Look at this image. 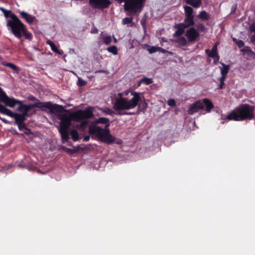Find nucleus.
I'll return each instance as SVG.
<instances>
[{"instance_id":"c756f323","label":"nucleus","mask_w":255,"mask_h":255,"mask_svg":"<svg viewBox=\"0 0 255 255\" xmlns=\"http://www.w3.org/2000/svg\"><path fill=\"white\" fill-rule=\"evenodd\" d=\"M153 80L151 78L144 77L140 80V83H143L145 85H148L152 83Z\"/></svg>"},{"instance_id":"f8f14e48","label":"nucleus","mask_w":255,"mask_h":255,"mask_svg":"<svg viewBox=\"0 0 255 255\" xmlns=\"http://www.w3.org/2000/svg\"><path fill=\"white\" fill-rule=\"evenodd\" d=\"M203 109V104L200 101H197L190 105L188 110V113L190 115H193L198 112L200 110Z\"/></svg>"},{"instance_id":"c9c22d12","label":"nucleus","mask_w":255,"mask_h":255,"mask_svg":"<svg viewBox=\"0 0 255 255\" xmlns=\"http://www.w3.org/2000/svg\"><path fill=\"white\" fill-rule=\"evenodd\" d=\"M78 85L79 86L83 87L87 84V82L83 80L81 78L78 77Z\"/></svg>"},{"instance_id":"5fc2aeb1","label":"nucleus","mask_w":255,"mask_h":255,"mask_svg":"<svg viewBox=\"0 0 255 255\" xmlns=\"http://www.w3.org/2000/svg\"><path fill=\"white\" fill-rule=\"evenodd\" d=\"M90 138V135H86V136H85L84 137V139H83V140H84V141H89V140Z\"/></svg>"},{"instance_id":"473e14b6","label":"nucleus","mask_w":255,"mask_h":255,"mask_svg":"<svg viewBox=\"0 0 255 255\" xmlns=\"http://www.w3.org/2000/svg\"><path fill=\"white\" fill-rule=\"evenodd\" d=\"M103 40L105 44L108 45L111 43L112 39L110 36H106L103 37Z\"/></svg>"},{"instance_id":"13d9d810","label":"nucleus","mask_w":255,"mask_h":255,"mask_svg":"<svg viewBox=\"0 0 255 255\" xmlns=\"http://www.w3.org/2000/svg\"><path fill=\"white\" fill-rule=\"evenodd\" d=\"M251 41L252 42H255V36H252Z\"/></svg>"},{"instance_id":"864d4df0","label":"nucleus","mask_w":255,"mask_h":255,"mask_svg":"<svg viewBox=\"0 0 255 255\" xmlns=\"http://www.w3.org/2000/svg\"><path fill=\"white\" fill-rule=\"evenodd\" d=\"M236 9H237V5H234L232 8V10H231V14H233L234 13L236 10Z\"/></svg>"},{"instance_id":"4d7b16f0","label":"nucleus","mask_w":255,"mask_h":255,"mask_svg":"<svg viewBox=\"0 0 255 255\" xmlns=\"http://www.w3.org/2000/svg\"><path fill=\"white\" fill-rule=\"evenodd\" d=\"M87 124V122H85V121L83 122H82V123H81V127H85Z\"/></svg>"},{"instance_id":"1a4fd4ad","label":"nucleus","mask_w":255,"mask_h":255,"mask_svg":"<svg viewBox=\"0 0 255 255\" xmlns=\"http://www.w3.org/2000/svg\"><path fill=\"white\" fill-rule=\"evenodd\" d=\"M89 3L92 8L103 9L109 7L111 2L110 0H89Z\"/></svg>"},{"instance_id":"72a5a7b5","label":"nucleus","mask_w":255,"mask_h":255,"mask_svg":"<svg viewBox=\"0 0 255 255\" xmlns=\"http://www.w3.org/2000/svg\"><path fill=\"white\" fill-rule=\"evenodd\" d=\"M233 41L236 42V44L240 48L243 47L245 45L244 41L242 40L237 39L236 38H234Z\"/></svg>"},{"instance_id":"6e6d98bb","label":"nucleus","mask_w":255,"mask_h":255,"mask_svg":"<svg viewBox=\"0 0 255 255\" xmlns=\"http://www.w3.org/2000/svg\"><path fill=\"white\" fill-rule=\"evenodd\" d=\"M0 120L5 124H8L9 122L4 118H2L0 117Z\"/></svg>"},{"instance_id":"412c9836","label":"nucleus","mask_w":255,"mask_h":255,"mask_svg":"<svg viewBox=\"0 0 255 255\" xmlns=\"http://www.w3.org/2000/svg\"><path fill=\"white\" fill-rule=\"evenodd\" d=\"M185 2L195 8H198L202 4L201 0H185Z\"/></svg>"},{"instance_id":"b1692460","label":"nucleus","mask_w":255,"mask_h":255,"mask_svg":"<svg viewBox=\"0 0 255 255\" xmlns=\"http://www.w3.org/2000/svg\"><path fill=\"white\" fill-rule=\"evenodd\" d=\"M17 126H18V129L19 130H22V129H24L28 131V132H24V134H25V135H28L32 134V132L31 129L27 128V127L24 123H22V124L17 125Z\"/></svg>"},{"instance_id":"f3484780","label":"nucleus","mask_w":255,"mask_h":255,"mask_svg":"<svg viewBox=\"0 0 255 255\" xmlns=\"http://www.w3.org/2000/svg\"><path fill=\"white\" fill-rule=\"evenodd\" d=\"M175 27L177 28V30L174 33L175 36H180L182 35L184 32V29L186 28L182 23L176 24Z\"/></svg>"},{"instance_id":"9b49d317","label":"nucleus","mask_w":255,"mask_h":255,"mask_svg":"<svg viewBox=\"0 0 255 255\" xmlns=\"http://www.w3.org/2000/svg\"><path fill=\"white\" fill-rule=\"evenodd\" d=\"M185 36L187 38L188 41L193 42L199 37L200 34L195 28L191 27L186 31Z\"/></svg>"},{"instance_id":"423d86ee","label":"nucleus","mask_w":255,"mask_h":255,"mask_svg":"<svg viewBox=\"0 0 255 255\" xmlns=\"http://www.w3.org/2000/svg\"><path fill=\"white\" fill-rule=\"evenodd\" d=\"M185 11V18L182 23L186 27L188 28L195 25L194 20L193 9L187 5L184 6Z\"/></svg>"},{"instance_id":"de8ad7c7","label":"nucleus","mask_w":255,"mask_h":255,"mask_svg":"<svg viewBox=\"0 0 255 255\" xmlns=\"http://www.w3.org/2000/svg\"><path fill=\"white\" fill-rule=\"evenodd\" d=\"M66 152H67V153H69L70 154H73L75 151L74 150V149H71V148H66V150L65 151Z\"/></svg>"},{"instance_id":"58836bf2","label":"nucleus","mask_w":255,"mask_h":255,"mask_svg":"<svg viewBox=\"0 0 255 255\" xmlns=\"http://www.w3.org/2000/svg\"><path fill=\"white\" fill-rule=\"evenodd\" d=\"M158 51H160V52H162L163 53H168L170 55H172L173 54V53L172 52L167 51L166 49H163V48H162L161 47H158Z\"/></svg>"},{"instance_id":"e433bc0d","label":"nucleus","mask_w":255,"mask_h":255,"mask_svg":"<svg viewBox=\"0 0 255 255\" xmlns=\"http://www.w3.org/2000/svg\"><path fill=\"white\" fill-rule=\"evenodd\" d=\"M138 106V111L137 112H138V113L139 112V111H141V107H142V108L143 109H145L147 107V104L145 102L143 103L142 105H141V104H139L137 105Z\"/></svg>"},{"instance_id":"aec40b11","label":"nucleus","mask_w":255,"mask_h":255,"mask_svg":"<svg viewBox=\"0 0 255 255\" xmlns=\"http://www.w3.org/2000/svg\"><path fill=\"white\" fill-rule=\"evenodd\" d=\"M46 43L49 45L52 51L59 54L62 55L63 53V51L62 50H60L58 49L56 45L51 40H48L46 41Z\"/></svg>"},{"instance_id":"a18cd8bd","label":"nucleus","mask_w":255,"mask_h":255,"mask_svg":"<svg viewBox=\"0 0 255 255\" xmlns=\"http://www.w3.org/2000/svg\"><path fill=\"white\" fill-rule=\"evenodd\" d=\"M20 115L22 118H26V117H30L31 115L28 114V112L23 111L22 114H20Z\"/></svg>"},{"instance_id":"4be33fe9","label":"nucleus","mask_w":255,"mask_h":255,"mask_svg":"<svg viewBox=\"0 0 255 255\" xmlns=\"http://www.w3.org/2000/svg\"><path fill=\"white\" fill-rule=\"evenodd\" d=\"M197 17L202 20H208L210 19V15L205 10H202L199 12Z\"/></svg>"},{"instance_id":"c03bdc74","label":"nucleus","mask_w":255,"mask_h":255,"mask_svg":"<svg viewBox=\"0 0 255 255\" xmlns=\"http://www.w3.org/2000/svg\"><path fill=\"white\" fill-rule=\"evenodd\" d=\"M250 28L251 31L254 32V33H255L252 36H255V22L252 24L250 25Z\"/></svg>"},{"instance_id":"f257e3e1","label":"nucleus","mask_w":255,"mask_h":255,"mask_svg":"<svg viewBox=\"0 0 255 255\" xmlns=\"http://www.w3.org/2000/svg\"><path fill=\"white\" fill-rule=\"evenodd\" d=\"M57 116L61 121L59 132L61 134L62 142L65 143L70 138L68 130L71 125V122H80L93 118L94 117L93 108L88 107L85 110H79L70 113L69 115L66 114L58 113Z\"/></svg>"},{"instance_id":"cd10ccee","label":"nucleus","mask_w":255,"mask_h":255,"mask_svg":"<svg viewBox=\"0 0 255 255\" xmlns=\"http://www.w3.org/2000/svg\"><path fill=\"white\" fill-rule=\"evenodd\" d=\"M4 66L11 68L12 70H13V71H15L17 73L19 72V68L12 63H6L4 64Z\"/></svg>"},{"instance_id":"09e8293b","label":"nucleus","mask_w":255,"mask_h":255,"mask_svg":"<svg viewBox=\"0 0 255 255\" xmlns=\"http://www.w3.org/2000/svg\"><path fill=\"white\" fill-rule=\"evenodd\" d=\"M212 58H214V62L215 64H217L219 62L220 57L218 55H217L215 57H212Z\"/></svg>"},{"instance_id":"e2e57ef3","label":"nucleus","mask_w":255,"mask_h":255,"mask_svg":"<svg viewBox=\"0 0 255 255\" xmlns=\"http://www.w3.org/2000/svg\"><path fill=\"white\" fill-rule=\"evenodd\" d=\"M117 41H117V39L115 37H114V42L115 43H117Z\"/></svg>"},{"instance_id":"6ab92c4d","label":"nucleus","mask_w":255,"mask_h":255,"mask_svg":"<svg viewBox=\"0 0 255 255\" xmlns=\"http://www.w3.org/2000/svg\"><path fill=\"white\" fill-rule=\"evenodd\" d=\"M217 50V46L216 45H215L212 47L211 50L206 49L205 50V53L209 57L212 58L218 55Z\"/></svg>"},{"instance_id":"393cba45","label":"nucleus","mask_w":255,"mask_h":255,"mask_svg":"<svg viewBox=\"0 0 255 255\" xmlns=\"http://www.w3.org/2000/svg\"><path fill=\"white\" fill-rule=\"evenodd\" d=\"M241 51L243 53H247L251 57L255 58V53L249 46H246L245 48L242 49Z\"/></svg>"},{"instance_id":"3c124183","label":"nucleus","mask_w":255,"mask_h":255,"mask_svg":"<svg viewBox=\"0 0 255 255\" xmlns=\"http://www.w3.org/2000/svg\"><path fill=\"white\" fill-rule=\"evenodd\" d=\"M225 83L224 82H220V85L219 86V89H223L224 88Z\"/></svg>"},{"instance_id":"a878e982","label":"nucleus","mask_w":255,"mask_h":255,"mask_svg":"<svg viewBox=\"0 0 255 255\" xmlns=\"http://www.w3.org/2000/svg\"><path fill=\"white\" fill-rule=\"evenodd\" d=\"M70 134L73 141H77L79 139V134L77 130L72 129L70 131Z\"/></svg>"},{"instance_id":"0eeeda50","label":"nucleus","mask_w":255,"mask_h":255,"mask_svg":"<svg viewBox=\"0 0 255 255\" xmlns=\"http://www.w3.org/2000/svg\"><path fill=\"white\" fill-rule=\"evenodd\" d=\"M0 102L3 103L5 106L13 108L17 103H20V101L13 97L10 98L3 91L0 93Z\"/></svg>"},{"instance_id":"8fccbe9b","label":"nucleus","mask_w":255,"mask_h":255,"mask_svg":"<svg viewBox=\"0 0 255 255\" xmlns=\"http://www.w3.org/2000/svg\"><path fill=\"white\" fill-rule=\"evenodd\" d=\"M226 77H227V75H221V77H220V78L219 79L220 82H225Z\"/></svg>"},{"instance_id":"bf43d9fd","label":"nucleus","mask_w":255,"mask_h":255,"mask_svg":"<svg viewBox=\"0 0 255 255\" xmlns=\"http://www.w3.org/2000/svg\"><path fill=\"white\" fill-rule=\"evenodd\" d=\"M0 10H1V11H2L3 12V13L4 12H6V9H5V8H4L2 7H0Z\"/></svg>"},{"instance_id":"9d476101","label":"nucleus","mask_w":255,"mask_h":255,"mask_svg":"<svg viewBox=\"0 0 255 255\" xmlns=\"http://www.w3.org/2000/svg\"><path fill=\"white\" fill-rule=\"evenodd\" d=\"M24 108V111L28 112L29 111L33 108H39L42 111H44V108H47L48 107V102H42L40 101H38V102H36L33 104H24L23 106Z\"/></svg>"},{"instance_id":"f03ea898","label":"nucleus","mask_w":255,"mask_h":255,"mask_svg":"<svg viewBox=\"0 0 255 255\" xmlns=\"http://www.w3.org/2000/svg\"><path fill=\"white\" fill-rule=\"evenodd\" d=\"M132 98L129 100L127 98L121 97L117 99L113 106V109L117 112L116 115L118 116L134 115L138 114V112H127L125 110L134 109L137 106L138 103L141 101L140 93L136 92L131 93Z\"/></svg>"},{"instance_id":"f704fd0d","label":"nucleus","mask_w":255,"mask_h":255,"mask_svg":"<svg viewBox=\"0 0 255 255\" xmlns=\"http://www.w3.org/2000/svg\"><path fill=\"white\" fill-rule=\"evenodd\" d=\"M133 20L132 17H125L123 19V24H128L132 22Z\"/></svg>"},{"instance_id":"603ef678","label":"nucleus","mask_w":255,"mask_h":255,"mask_svg":"<svg viewBox=\"0 0 255 255\" xmlns=\"http://www.w3.org/2000/svg\"><path fill=\"white\" fill-rule=\"evenodd\" d=\"M98 30L96 27L92 28L91 30V32L92 33H98Z\"/></svg>"},{"instance_id":"79ce46f5","label":"nucleus","mask_w":255,"mask_h":255,"mask_svg":"<svg viewBox=\"0 0 255 255\" xmlns=\"http://www.w3.org/2000/svg\"><path fill=\"white\" fill-rule=\"evenodd\" d=\"M148 50L150 53H155L158 50V47L152 46Z\"/></svg>"},{"instance_id":"5701e85b","label":"nucleus","mask_w":255,"mask_h":255,"mask_svg":"<svg viewBox=\"0 0 255 255\" xmlns=\"http://www.w3.org/2000/svg\"><path fill=\"white\" fill-rule=\"evenodd\" d=\"M0 113L10 117L13 112L10 110L6 108L5 106L0 104Z\"/></svg>"},{"instance_id":"37998d69","label":"nucleus","mask_w":255,"mask_h":255,"mask_svg":"<svg viewBox=\"0 0 255 255\" xmlns=\"http://www.w3.org/2000/svg\"><path fill=\"white\" fill-rule=\"evenodd\" d=\"M17 104H18L19 105V106L17 108V110L18 111H21L22 110H24L23 106H24V104H22V101H20V103H17Z\"/></svg>"},{"instance_id":"c85d7f7f","label":"nucleus","mask_w":255,"mask_h":255,"mask_svg":"<svg viewBox=\"0 0 255 255\" xmlns=\"http://www.w3.org/2000/svg\"><path fill=\"white\" fill-rule=\"evenodd\" d=\"M107 50L115 55H116L118 54L117 47L114 45L108 47Z\"/></svg>"},{"instance_id":"2f4dec72","label":"nucleus","mask_w":255,"mask_h":255,"mask_svg":"<svg viewBox=\"0 0 255 255\" xmlns=\"http://www.w3.org/2000/svg\"><path fill=\"white\" fill-rule=\"evenodd\" d=\"M194 25H195L197 30L204 31L205 30V26L203 23L199 22L196 24H195Z\"/></svg>"},{"instance_id":"bb28decb","label":"nucleus","mask_w":255,"mask_h":255,"mask_svg":"<svg viewBox=\"0 0 255 255\" xmlns=\"http://www.w3.org/2000/svg\"><path fill=\"white\" fill-rule=\"evenodd\" d=\"M221 64L223 65V67L221 68V75H227L230 69V66L224 63H221Z\"/></svg>"},{"instance_id":"680f3d73","label":"nucleus","mask_w":255,"mask_h":255,"mask_svg":"<svg viewBox=\"0 0 255 255\" xmlns=\"http://www.w3.org/2000/svg\"><path fill=\"white\" fill-rule=\"evenodd\" d=\"M13 134L17 135V134H18L19 133L17 132V131L16 130H14V131L13 132Z\"/></svg>"},{"instance_id":"7ed1b4c3","label":"nucleus","mask_w":255,"mask_h":255,"mask_svg":"<svg viewBox=\"0 0 255 255\" xmlns=\"http://www.w3.org/2000/svg\"><path fill=\"white\" fill-rule=\"evenodd\" d=\"M255 107L243 104L232 111L227 116L226 119L235 121L252 120L255 118Z\"/></svg>"},{"instance_id":"20e7f679","label":"nucleus","mask_w":255,"mask_h":255,"mask_svg":"<svg viewBox=\"0 0 255 255\" xmlns=\"http://www.w3.org/2000/svg\"><path fill=\"white\" fill-rule=\"evenodd\" d=\"M8 25L10 26L11 32L18 39H20L22 36L28 40H31L32 38V35L27 31V28L18 17H14L12 21H9Z\"/></svg>"},{"instance_id":"a19ab883","label":"nucleus","mask_w":255,"mask_h":255,"mask_svg":"<svg viewBox=\"0 0 255 255\" xmlns=\"http://www.w3.org/2000/svg\"><path fill=\"white\" fill-rule=\"evenodd\" d=\"M146 20L145 18H142L140 21V24L144 30L146 29Z\"/></svg>"},{"instance_id":"a211bd4d","label":"nucleus","mask_w":255,"mask_h":255,"mask_svg":"<svg viewBox=\"0 0 255 255\" xmlns=\"http://www.w3.org/2000/svg\"><path fill=\"white\" fill-rule=\"evenodd\" d=\"M96 124H105V127L103 129H109V127L110 126L109 119L105 117H101L95 121Z\"/></svg>"},{"instance_id":"ea45409f","label":"nucleus","mask_w":255,"mask_h":255,"mask_svg":"<svg viewBox=\"0 0 255 255\" xmlns=\"http://www.w3.org/2000/svg\"><path fill=\"white\" fill-rule=\"evenodd\" d=\"M167 104L169 106L171 107H175L176 106V102L175 100L172 99H169Z\"/></svg>"},{"instance_id":"ddd939ff","label":"nucleus","mask_w":255,"mask_h":255,"mask_svg":"<svg viewBox=\"0 0 255 255\" xmlns=\"http://www.w3.org/2000/svg\"><path fill=\"white\" fill-rule=\"evenodd\" d=\"M20 15L21 17L24 19L25 21L29 24L32 23L36 19L35 16L30 15V14L23 11L20 12Z\"/></svg>"},{"instance_id":"4468645a","label":"nucleus","mask_w":255,"mask_h":255,"mask_svg":"<svg viewBox=\"0 0 255 255\" xmlns=\"http://www.w3.org/2000/svg\"><path fill=\"white\" fill-rule=\"evenodd\" d=\"M10 117L14 118L15 121L14 124L15 125L21 124L22 123H24V122L26 120V118H22L20 115V114L16 113H12Z\"/></svg>"},{"instance_id":"dca6fc26","label":"nucleus","mask_w":255,"mask_h":255,"mask_svg":"<svg viewBox=\"0 0 255 255\" xmlns=\"http://www.w3.org/2000/svg\"><path fill=\"white\" fill-rule=\"evenodd\" d=\"M202 103L203 104L204 106H205V110L207 113H210L212 109L214 108L213 103L209 99H204Z\"/></svg>"},{"instance_id":"39448f33","label":"nucleus","mask_w":255,"mask_h":255,"mask_svg":"<svg viewBox=\"0 0 255 255\" xmlns=\"http://www.w3.org/2000/svg\"><path fill=\"white\" fill-rule=\"evenodd\" d=\"M89 133L95 135L98 139L106 143L110 144L116 140V138L113 136L110 132V129H103L99 126H90L89 127Z\"/></svg>"},{"instance_id":"7c9ffc66","label":"nucleus","mask_w":255,"mask_h":255,"mask_svg":"<svg viewBox=\"0 0 255 255\" xmlns=\"http://www.w3.org/2000/svg\"><path fill=\"white\" fill-rule=\"evenodd\" d=\"M177 43L180 46H186L187 44V41L184 37H180L177 40Z\"/></svg>"},{"instance_id":"2eb2a0df","label":"nucleus","mask_w":255,"mask_h":255,"mask_svg":"<svg viewBox=\"0 0 255 255\" xmlns=\"http://www.w3.org/2000/svg\"><path fill=\"white\" fill-rule=\"evenodd\" d=\"M3 14L6 18H8V17L10 18V19H8L7 20V22H6V26L7 27V29L8 30L10 31L11 28L8 25V23L9 21H10V22L12 21V19L13 18H14V17H17V16L14 13H12L11 10H6V12L3 13Z\"/></svg>"},{"instance_id":"052dcab7","label":"nucleus","mask_w":255,"mask_h":255,"mask_svg":"<svg viewBox=\"0 0 255 255\" xmlns=\"http://www.w3.org/2000/svg\"><path fill=\"white\" fill-rule=\"evenodd\" d=\"M66 148L67 147L64 146H61L60 149L63 150H64V151H65Z\"/></svg>"},{"instance_id":"4c0bfd02","label":"nucleus","mask_w":255,"mask_h":255,"mask_svg":"<svg viewBox=\"0 0 255 255\" xmlns=\"http://www.w3.org/2000/svg\"><path fill=\"white\" fill-rule=\"evenodd\" d=\"M103 111L107 115H112L114 113L113 110L109 108H105Z\"/></svg>"},{"instance_id":"6e6552de","label":"nucleus","mask_w":255,"mask_h":255,"mask_svg":"<svg viewBox=\"0 0 255 255\" xmlns=\"http://www.w3.org/2000/svg\"><path fill=\"white\" fill-rule=\"evenodd\" d=\"M47 109L50 110V112L52 114H56V113L66 114L69 115L71 112L70 110H66L62 105L52 104L51 102H48Z\"/></svg>"},{"instance_id":"49530a36","label":"nucleus","mask_w":255,"mask_h":255,"mask_svg":"<svg viewBox=\"0 0 255 255\" xmlns=\"http://www.w3.org/2000/svg\"><path fill=\"white\" fill-rule=\"evenodd\" d=\"M27 99L29 100V101H37V102H38V101H40L39 100L37 99L35 97H34L33 96H29L27 98Z\"/></svg>"}]
</instances>
